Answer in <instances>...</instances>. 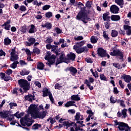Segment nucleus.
Wrapping results in <instances>:
<instances>
[{"label":"nucleus","instance_id":"obj_35","mask_svg":"<svg viewBox=\"0 0 131 131\" xmlns=\"http://www.w3.org/2000/svg\"><path fill=\"white\" fill-rule=\"evenodd\" d=\"M90 40L92 43H97V42H98V38H96L95 36H92L91 37Z\"/></svg>","mask_w":131,"mask_h":131},{"label":"nucleus","instance_id":"obj_64","mask_svg":"<svg viewBox=\"0 0 131 131\" xmlns=\"http://www.w3.org/2000/svg\"><path fill=\"white\" fill-rule=\"evenodd\" d=\"M2 56H6V52L3 50V49L0 50V57Z\"/></svg>","mask_w":131,"mask_h":131},{"label":"nucleus","instance_id":"obj_28","mask_svg":"<svg viewBox=\"0 0 131 131\" xmlns=\"http://www.w3.org/2000/svg\"><path fill=\"white\" fill-rule=\"evenodd\" d=\"M112 21H119L120 20V16L116 15H112L111 16Z\"/></svg>","mask_w":131,"mask_h":131},{"label":"nucleus","instance_id":"obj_15","mask_svg":"<svg viewBox=\"0 0 131 131\" xmlns=\"http://www.w3.org/2000/svg\"><path fill=\"white\" fill-rule=\"evenodd\" d=\"M109 15H110V13L108 12L103 14L102 18L103 21H107L108 22H110V18L111 17H110Z\"/></svg>","mask_w":131,"mask_h":131},{"label":"nucleus","instance_id":"obj_53","mask_svg":"<svg viewBox=\"0 0 131 131\" xmlns=\"http://www.w3.org/2000/svg\"><path fill=\"white\" fill-rule=\"evenodd\" d=\"M51 57V52L50 51H48L47 52L46 55L45 57V59L46 60H48V59H49Z\"/></svg>","mask_w":131,"mask_h":131},{"label":"nucleus","instance_id":"obj_38","mask_svg":"<svg viewBox=\"0 0 131 131\" xmlns=\"http://www.w3.org/2000/svg\"><path fill=\"white\" fill-rule=\"evenodd\" d=\"M49 62H47V65H49V66H51V65H53L55 62V60L54 59H51L50 58H48V59H46Z\"/></svg>","mask_w":131,"mask_h":131},{"label":"nucleus","instance_id":"obj_33","mask_svg":"<svg viewBox=\"0 0 131 131\" xmlns=\"http://www.w3.org/2000/svg\"><path fill=\"white\" fill-rule=\"evenodd\" d=\"M11 42H12V40L9 38V37H7L4 39V45L5 46H9V45L11 44Z\"/></svg>","mask_w":131,"mask_h":131},{"label":"nucleus","instance_id":"obj_11","mask_svg":"<svg viewBox=\"0 0 131 131\" xmlns=\"http://www.w3.org/2000/svg\"><path fill=\"white\" fill-rule=\"evenodd\" d=\"M65 71H66L67 72V71H69L72 76H75V75H76V73H77V69L72 66L66 68Z\"/></svg>","mask_w":131,"mask_h":131},{"label":"nucleus","instance_id":"obj_30","mask_svg":"<svg viewBox=\"0 0 131 131\" xmlns=\"http://www.w3.org/2000/svg\"><path fill=\"white\" fill-rule=\"evenodd\" d=\"M30 73V71H27L26 69H24L20 72L19 74L21 76H24V75H28Z\"/></svg>","mask_w":131,"mask_h":131},{"label":"nucleus","instance_id":"obj_7","mask_svg":"<svg viewBox=\"0 0 131 131\" xmlns=\"http://www.w3.org/2000/svg\"><path fill=\"white\" fill-rule=\"evenodd\" d=\"M97 55L101 58H105V57H107V59L110 58V55L107 53V51L101 47L97 49Z\"/></svg>","mask_w":131,"mask_h":131},{"label":"nucleus","instance_id":"obj_16","mask_svg":"<svg viewBox=\"0 0 131 131\" xmlns=\"http://www.w3.org/2000/svg\"><path fill=\"white\" fill-rule=\"evenodd\" d=\"M42 97L45 98V97H48V96H50V95H52V93L51 91L49 90L48 88H45L42 91Z\"/></svg>","mask_w":131,"mask_h":131},{"label":"nucleus","instance_id":"obj_14","mask_svg":"<svg viewBox=\"0 0 131 131\" xmlns=\"http://www.w3.org/2000/svg\"><path fill=\"white\" fill-rule=\"evenodd\" d=\"M67 60H69L71 61H75V58L76 57V55L75 54L70 52L69 54L67 55Z\"/></svg>","mask_w":131,"mask_h":131},{"label":"nucleus","instance_id":"obj_60","mask_svg":"<svg viewBox=\"0 0 131 131\" xmlns=\"http://www.w3.org/2000/svg\"><path fill=\"white\" fill-rule=\"evenodd\" d=\"M119 34H120V35H125V31H124V30H121V29H120L119 30Z\"/></svg>","mask_w":131,"mask_h":131},{"label":"nucleus","instance_id":"obj_50","mask_svg":"<svg viewBox=\"0 0 131 131\" xmlns=\"http://www.w3.org/2000/svg\"><path fill=\"white\" fill-rule=\"evenodd\" d=\"M85 7L88 9H91L92 8V2L89 1H87L85 4Z\"/></svg>","mask_w":131,"mask_h":131},{"label":"nucleus","instance_id":"obj_56","mask_svg":"<svg viewBox=\"0 0 131 131\" xmlns=\"http://www.w3.org/2000/svg\"><path fill=\"white\" fill-rule=\"evenodd\" d=\"M25 101H29V102H32V99L29 98V95H26L25 96Z\"/></svg>","mask_w":131,"mask_h":131},{"label":"nucleus","instance_id":"obj_20","mask_svg":"<svg viewBox=\"0 0 131 131\" xmlns=\"http://www.w3.org/2000/svg\"><path fill=\"white\" fill-rule=\"evenodd\" d=\"M64 106L68 108L69 107H71L72 106H75L76 107V104H75V101L73 100H71L70 101H68L66 104H64Z\"/></svg>","mask_w":131,"mask_h":131},{"label":"nucleus","instance_id":"obj_31","mask_svg":"<svg viewBox=\"0 0 131 131\" xmlns=\"http://www.w3.org/2000/svg\"><path fill=\"white\" fill-rule=\"evenodd\" d=\"M43 68H45V64L42 62H38L37 65V69L38 70H43Z\"/></svg>","mask_w":131,"mask_h":131},{"label":"nucleus","instance_id":"obj_57","mask_svg":"<svg viewBox=\"0 0 131 131\" xmlns=\"http://www.w3.org/2000/svg\"><path fill=\"white\" fill-rule=\"evenodd\" d=\"M113 93L114 94H115V95H117L118 94H119V91H118V89H117V87L114 88Z\"/></svg>","mask_w":131,"mask_h":131},{"label":"nucleus","instance_id":"obj_62","mask_svg":"<svg viewBox=\"0 0 131 131\" xmlns=\"http://www.w3.org/2000/svg\"><path fill=\"white\" fill-rule=\"evenodd\" d=\"M85 61L86 62H87V63H92L93 62V59H92V58H86L85 59Z\"/></svg>","mask_w":131,"mask_h":131},{"label":"nucleus","instance_id":"obj_13","mask_svg":"<svg viewBox=\"0 0 131 131\" xmlns=\"http://www.w3.org/2000/svg\"><path fill=\"white\" fill-rule=\"evenodd\" d=\"M28 41H26V46H28V47H31L32 45H34L35 43V41H36V40H35V38L32 37L28 39Z\"/></svg>","mask_w":131,"mask_h":131},{"label":"nucleus","instance_id":"obj_2","mask_svg":"<svg viewBox=\"0 0 131 131\" xmlns=\"http://www.w3.org/2000/svg\"><path fill=\"white\" fill-rule=\"evenodd\" d=\"M84 45H85V41L82 40L79 42H77L76 45L74 46V49L76 51L77 54H81L84 52H88V47H83Z\"/></svg>","mask_w":131,"mask_h":131},{"label":"nucleus","instance_id":"obj_29","mask_svg":"<svg viewBox=\"0 0 131 131\" xmlns=\"http://www.w3.org/2000/svg\"><path fill=\"white\" fill-rule=\"evenodd\" d=\"M0 116H1L2 118H7V117H9V116H10L9 115V112H0Z\"/></svg>","mask_w":131,"mask_h":131},{"label":"nucleus","instance_id":"obj_25","mask_svg":"<svg viewBox=\"0 0 131 131\" xmlns=\"http://www.w3.org/2000/svg\"><path fill=\"white\" fill-rule=\"evenodd\" d=\"M95 81V79L93 77H89V80L87 79L84 80V84H91V83H93ZM89 82V83H88Z\"/></svg>","mask_w":131,"mask_h":131},{"label":"nucleus","instance_id":"obj_51","mask_svg":"<svg viewBox=\"0 0 131 131\" xmlns=\"http://www.w3.org/2000/svg\"><path fill=\"white\" fill-rule=\"evenodd\" d=\"M19 10V11H20V12H25V11H26L27 10V8L26 7H25V6L21 5L20 6Z\"/></svg>","mask_w":131,"mask_h":131},{"label":"nucleus","instance_id":"obj_9","mask_svg":"<svg viewBox=\"0 0 131 131\" xmlns=\"http://www.w3.org/2000/svg\"><path fill=\"white\" fill-rule=\"evenodd\" d=\"M67 61V58L65 57V54L63 53H61L60 56L59 58H57V61H56L55 65L56 67L59 65V64H61V63H66Z\"/></svg>","mask_w":131,"mask_h":131},{"label":"nucleus","instance_id":"obj_8","mask_svg":"<svg viewBox=\"0 0 131 131\" xmlns=\"http://www.w3.org/2000/svg\"><path fill=\"white\" fill-rule=\"evenodd\" d=\"M110 55L111 56H119V57H120V59L123 61V52L121 51L119 49L113 50V52H110Z\"/></svg>","mask_w":131,"mask_h":131},{"label":"nucleus","instance_id":"obj_46","mask_svg":"<svg viewBox=\"0 0 131 131\" xmlns=\"http://www.w3.org/2000/svg\"><path fill=\"white\" fill-rule=\"evenodd\" d=\"M4 81H9V80H13L12 77L9 76V75H5V77L4 79Z\"/></svg>","mask_w":131,"mask_h":131},{"label":"nucleus","instance_id":"obj_45","mask_svg":"<svg viewBox=\"0 0 131 131\" xmlns=\"http://www.w3.org/2000/svg\"><path fill=\"white\" fill-rule=\"evenodd\" d=\"M100 78L101 80H103L104 81H107V77L105 76L104 74H100Z\"/></svg>","mask_w":131,"mask_h":131},{"label":"nucleus","instance_id":"obj_3","mask_svg":"<svg viewBox=\"0 0 131 131\" xmlns=\"http://www.w3.org/2000/svg\"><path fill=\"white\" fill-rule=\"evenodd\" d=\"M17 81L19 86L22 88L24 90V93H27V91H29V89H30V84L27 80L20 79Z\"/></svg>","mask_w":131,"mask_h":131},{"label":"nucleus","instance_id":"obj_55","mask_svg":"<svg viewBox=\"0 0 131 131\" xmlns=\"http://www.w3.org/2000/svg\"><path fill=\"white\" fill-rule=\"evenodd\" d=\"M55 30L56 33H57V34H61V33H62V30H61L58 27L55 28Z\"/></svg>","mask_w":131,"mask_h":131},{"label":"nucleus","instance_id":"obj_37","mask_svg":"<svg viewBox=\"0 0 131 131\" xmlns=\"http://www.w3.org/2000/svg\"><path fill=\"white\" fill-rule=\"evenodd\" d=\"M80 113L77 112L76 114V115L74 116L75 119L74 120V121H79V119H80Z\"/></svg>","mask_w":131,"mask_h":131},{"label":"nucleus","instance_id":"obj_42","mask_svg":"<svg viewBox=\"0 0 131 131\" xmlns=\"http://www.w3.org/2000/svg\"><path fill=\"white\" fill-rule=\"evenodd\" d=\"M127 112V110L126 108H124L122 110V115H123L124 118H126L127 117V114L126 112Z\"/></svg>","mask_w":131,"mask_h":131},{"label":"nucleus","instance_id":"obj_18","mask_svg":"<svg viewBox=\"0 0 131 131\" xmlns=\"http://www.w3.org/2000/svg\"><path fill=\"white\" fill-rule=\"evenodd\" d=\"M124 30H126V34L127 35H131V26L124 25L123 26Z\"/></svg>","mask_w":131,"mask_h":131},{"label":"nucleus","instance_id":"obj_19","mask_svg":"<svg viewBox=\"0 0 131 131\" xmlns=\"http://www.w3.org/2000/svg\"><path fill=\"white\" fill-rule=\"evenodd\" d=\"M121 78L122 79H124L125 82L128 83L131 81V76L130 75H126L125 74H124L121 76Z\"/></svg>","mask_w":131,"mask_h":131},{"label":"nucleus","instance_id":"obj_52","mask_svg":"<svg viewBox=\"0 0 131 131\" xmlns=\"http://www.w3.org/2000/svg\"><path fill=\"white\" fill-rule=\"evenodd\" d=\"M74 40L78 41V40H82L83 39V37L82 36H78L77 37H75L74 38Z\"/></svg>","mask_w":131,"mask_h":131},{"label":"nucleus","instance_id":"obj_58","mask_svg":"<svg viewBox=\"0 0 131 131\" xmlns=\"http://www.w3.org/2000/svg\"><path fill=\"white\" fill-rule=\"evenodd\" d=\"M9 105L10 106V109H13V107H17V103L14 102L10 103Z\"/></svg>","mask_w":131,"mask_h":131},{"label":"nucleus","instance_id":"obj_4","mask_svg":"<svg viewBox=\"0 0 131 131\" xmlns=\"http://www.w3.org/2000/svg\"><path fill=\"white\" fill-rule=\"evenodd\" d=\"M29 116L28 115H25L24 118H21L20 122L22 126H26L27 125L29 127L32 125V117L28 118Z\"/></svg>","mask_w":131,"mask_h":131},{"label":"nucleus","instance_id":"obj_61","mask_svg":"<svg viewBox=\"0 0 131 131\" xmlns=\"http://www.w3.org/2000/svg\"><path fill=\"white\" fill-rule=\"evenodd\" d=\"M6 74H7V75H11V74H13V70L11 69L6 70Z\"/></svg>","mask_w":131,"mask_h":131},{"label":"nucleus","instance_id":"obj_10","mask_svg":"<svg viewBox=\"0 0 131 131\" xmlns=\"http://www.w3.org/2000/svg\"><path fill=\"white\" fill-rule=\"evenodd\" d=\"M75 127V131H83V129L80 128V127H83L85 126V125L83 124V121H77L74 123V127Z\"/></svg>","mask_w":131,"mask_h":131},{"label":"nucleus","instance_id":"obj_24","mask_svg":"<svg viewBox=\"0 0 131 131\" xmlns=\"http://www.w3.org/2000/svg\"><path fill=\"white\" fill-rule=\"evenodd\" d=\"M71 100H72V101H76L78 102V101H80V97H79L78 94L73 95L71 97Z\"/></svg>","mask_w":131,"mask_h":131},{"label":"nucleus","instance_id":"obj_54","mask_svg":"<svg viewBox=\"0 0 131 131\" xmlns=\"http://www.w3.org/2000/svg\"><path fill=\"white\" fill-rule=\"evenodd\" d=\"M51 8V5H46L42 7L43 11H47V10H49Z\"/></svg>","mask_w":131,"mask_h":131},{"label":"nucleus","instance_id":"obj_26","mask_svg":"<svg viewBox=\"0 0 131 131\" xmlns=\"http://www.w3.org/2000/svg\"><path fill=\"white\" fill-rule=\"evenodd\" d=\"M41 27L43 28H47L50 30V29H52V24L51 23L47 22L45 25H42Z\"/></svg>","mask_w":131,"mask_h":131},{"label":"nucleus","instance_id":"obj_43","mask_svg":"<svg viewBox=\"0 0 131 131\" xmlns=\"http://www.w3.org/2000/svg\"><path fill=\"white\" fill-rule=\"evenodd\" d=\"M45 17L48 18H52V17H53V13L50 11L46 12L45 14Z\"/></svg>","mask_w":131,"mask_h":131},{"label":"nucleus","instance_id":"obj_39","mask_svg":"<svg viewBox=\"0 0 131 131\" xmlns=\"http://www.w3.org/2000/svg\"><path fill=\"white\" fill-rule=\"evenodd\" d=\"M33 53H34V54H36L37 55H39V54H40V50L36 47H34Z\"/></svg>","mask_w":131,"mask_h":131},{"label":"nucleus","instance_id":"obj_23","mask_svg":"<svg viewBox=\"0 0 131 131\" xmlns=\"http://www.w3.org/2000/svg\"><path fill=\"white\" fill-rule=\"evenodd\" d=\"M36 31V28L34 25H31V27L28 31V33L30 34H33L35 33Z\"/></svg>","mask_w":131,"mask_h":131},{"label":"nucleus","instance_id":"obj_32","mask_svg":"<svg viewBox=\"0 0 131 131\" xmlns=\"http://www.w3.org/2000/svg\"><path fill=\"white\" fill-rule=\"evenodd\" d=\"M112 37H117L118 36V32L116 30H112L111 32Z\"/></svg>","mask_w":131,"mask_h":131},{"label":"nucleus","instance_id":"obj_41","mask_svg":"<svg viewBox=\"0 0 131 131\" xmlns=\"http://www.w3.org/2000/svg\"><path fill=\"white\" fill-rule=\"evenodd\" d=\"M115 2L119 6H123V5H124L123 0H115Z\"/></svg>","mask_w":131,"mask_h":131},{"label":"nucleus","instance_id":"obj_21","mask_svg":"<svg viewBox=\"0 0 131 131\" xmlns=\"http://www.w3.org/2000/svg\"><path fill=\"white\" fill-rule=\"evenodd\" d=\"M24 114V112H21L19 114V111H18L15 114L11 115L10 116L11 117H14V116H15V117H16V118L19 119L21 118V117H22V116H23Z\"/></svg>","mask_w":131,"mask_h":131},{"label":"nucleus","instance_id":"obj_59","mask_svg":"<svg viewBox=\"0 0 131 131\" xmlns=\"http://www.w3.org/2000/svg\"><path fill=\"white\" fill-rule=\"evenodd\" d=\"M114 97H113V96H111V98H110V102L111 103H113V104H115V103H116V100L117 99H114Z\"/></svg>","mask_w":131,"mask_h":131},{"label":"nucleus","instance_id":"obj_22","mask_svg":"<svg viewBox=\"0 0 131 131\" xmlns=\"http://www.w3.org/2000/svg\"><path fill=\"white\" fill-rule=\"evenodd\" d=\"M102 36L106 41L110 40V37L109 36V34L107 33V31H103Z\"/></svg>","mask_w":131,"mask_h":131},{"label":"nucleus","instance_id":"obj_1","mask_svg":"<svg viewBox=\"0 0 131 131\" xmlns=\"http://www.w3.org/2000/svg\"><path fill=\"white\" fill-rule=\"evenodd\" d=\"M91 14V10H88L86 11V7H80V11L78 13L77 15L76 16V20L78 21H82L84 24L88 23V21H91V17H89L88 16V14Z\"/></svg>","mask_w":131,"mask_h":131},{"label":"nucleus","instance_id":"obj_6","mask_svg":"<svg viewBox=\"0 0 131 131\" xmlns=\"http://www.w3.org/2000/svg\"><path fill=\"white\" fill-rule=\"evenodd\" d=\"M115 122V126H117L118 125V128L120 130V131H123L126 128H129L128 124L123 122H118L117 120L114 121Z\"/></svg>","mask_w":131,"mask_h":131},{"label":"nucleus","instance_id":"obj_34","mask_svg":"<svg viewBox=\"0 0 131 131\" xmlns=\"http://www.w3.org/2000/svg\"><path fill=\"white\" fill-rule=\"evenodd\" d=\"M41 127V125L38 123H35L32 126V129L36 130V129H38V128H40Z\"/></svg>","mask_w":131,"mask_h":131},{"label":"nucleus","instance_id":"obj_36","mask_svg":"<svg viewBox=\"0 0 131 131\" xmlns=\"http://www.w3.org/2000/svg\"><path fill=\"white\" fill-rule=\"evenodd\" d=\"M18 64H19L18 61H15L14 62L10 64V67L11 68H12V69H15L17 68V65H18Z\"/></svg>","mask_w":131,"mask_h":131},{"label":"nucleus","instance_id":"obj_40","mask_svg":"<svg viewBox=\"0 0 131 131\" xmlns=\"http://www.w3.org/2000/svg\"><path fill=\"white\" fill-rule=\"evenodd\" d=\"M1 26L2 27H4V29H5V30H10V29H11V25L3 24V25H2Z\"/></svg>","mask_w":131,"mask_h":131},{"label":"nucleus","instance_id":"obj_48","mask_svg":"<svg viewBox=\"0 0 131 131\" xmlns=\"http://www.w3.org/2000/svg\"><path fill=\"white\" fill-rule=\"evenodd\" d=\"M113 66L115 68H117V69H122V67L120 66V64L118 63H113Z\"/></svg>","mask_w":131,"mask_h":131},{"label":"nucleus","instance_id":"obj_47","mask_svg":"<svg viewBox=\"0 0 131 131\" xmlns=\"http://www.w3.org/2000/svg\"><path fill=\"white\" fill-rule=\"evenodd\" d=\"M21 32L23 33H26L27 32V27L26 25L21 27V29L20 30Z\"/></svg>","mask_w":131,"mask_h":131},{"label":"nucleus","instance_id":"obj_44","mask_svg":"<svg viewBox=\"0 0 131 131\" xmlns=\"http://www.w3.org/2000/svg\"><path fill=\"white\" fill-rule=\"evenodd\" d=\"M46 38V43L51 44L52 43V42H53V38H52V37H47Z\"/></svg>","mask_w":131,"mask_h":131},{"label":"nucleus","instance_id":"obj_49","mask_svg":"<svg viewBox=\"0 0 131 131\" xmlns=\"http://www.w3.org/2000/svg\"><path fill=\"white\" fill-rule=\"evenodd\" d=\"M29 111H32L34 109H36V105L35 104H31L28 108Z\"/></svg>","mask_w":131,"mask_h":131},{"label":"nucleus","instance_id":"obj_27","mask_svg":"<svg viewBox=\"0 0 131 131\" xmlns=\"http://www.w3.org/2000/svg\"><path fill=\"white\" fill-rule=\"evenodd\" d=\"M18 59H19V57L18 56V55L17 54L10 55V60L11 62H15V61H17Z\"/></svg>","mask_w":131,"mask_h":131},{"label":"nucleus","instance_id":"obj_63","mask_svg":"<svg viewBox=\"0 0 131 131\" xmlns=\"http://www.w3.org/2000/svg\"><path fill=\"white\" fill-rule=\"evenodd\" d=\"M61 88H62V86H61V85L58 83H56L55 85V90H61Z\"/></svg>","mask_w":131,"mask_h":131},{"label":"nucleus","instance_id":"obj_17","mask_svg":"<svg viewBox=\"0 0 131 131\" xmlns=\"http://www.w3.org/2000/svg\"><path fill=\"white\" fill-rule=\"evenodd\" d=\"M74 122H69L68 121H65L63 122V125L64 127H66V129H68V127H70V126H72V125H74Z\"/></svg>","mask_w":131,"mask_h":131},{"label":"nucleus","instance_id":"obj_12","mask_svg":"<svg viewBox=\"0 0 131 131\" xmlns=\"http://www.w3.org/2000/svg\"><path fill=\"white\" fill-rule=\"evenodd\" d=\"M110 9L112 14H118L119 12V7L115 5H112Z\"/></svg>","mask_w":131,"mask_h":131},{"label":"nucleus","instance_id":"obj_5","mask_svg":"<svg viewBox=\"0 0 131 131\" xmlns=\"http://www.w3.org/2000/svg\"><path fill=\"white\" fill-rule=\"evenodd\" d=\"M46 116H47V113H46V111H35L34 114H32V117L33 119H36L37 118H39V119H43Z\"/></svg>","mask_w":131,"mask_h":131}]
</instances>
